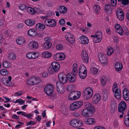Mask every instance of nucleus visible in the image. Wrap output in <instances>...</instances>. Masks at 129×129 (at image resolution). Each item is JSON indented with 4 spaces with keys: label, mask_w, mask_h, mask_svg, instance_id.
<instances>
[{
    "label": "nucleus",
    "mask_w": 129,
    "mask_h": 129,
    "mask_svg": "<svg viewBox=\"0 0 129 129\" xmlns=\"http://www.w3.org/2000/svg\"><path fill=\"white\" fill-rule=\"evenodd\" d=\"M66 78L67 80L70 82H73L75 80V78L74 77L72 76L70 74H68L66 75Z\"/></svg>",
    "instance_id": "27"
},
{
    "label": "nucleus",
    "mask_w": 129,
    "mask_h": 129,
    "mask_svg": "<svg viewBox=\"0 0 129 129\" xmlns=\"http://www.w3.org/2000/svg\"><path fill=\"white\" fill-rule=\"evenodd\" d=\"M116 32L121 35H122L123 30L122 28H119L116 31Z\"/></svg>",
    "instance_id": "53"
},
{
    "label": "nucleus",
    "mask_w": 129,
    "mask_h": 129,
    "mask_svg": "<svg viewBox=\"0 0 129 129\" xmlns=\"http://www.w3.org/2000/svg\"><path fill=\"white\" fill-rule=\"evenodd\" d=\"M52 67L55 70V71H58L60 68V66L59 64L56 62L53 61L52 62L51 64Z\"/></svg>",
    "instance_id": "19"
},
{
    "label": "nucleus",
    "mask_w": 129,
    "mask_h": 129,
    "mask_svg": "<svg viewBox=\"0 0 129 129\" xmlns=\"http://www.w3.org/2000/svg\"><path fill=\"white\" fill-rule=\"evenodd\" d=\"M101 98V97L100 94L96 93L93 96L92 99V102L94 104H97L100 100Z\"/></svg>",
    "instance_id": "14"
},
{
    "label": "nucleus",
    "mask_w": 129,
    "mask_h": 129,
    "mask_svg": "<svg viewBox=\"0 0 129 129\" xmlns=\"http://www.w3.org/2000/svg\"><path fill=\"white\" fill-rule=\"evenodd\" d=\"M124 119L129 120V110L127 112V114L124 116Z\"/></svg>",
    "instance_id": "64"
},
{
    "label": "nucleus",
    "mask_w": 129,
    "mask_h": 129,
    "mask_svg": "<svg viewBox=\"0 0 129 129\" xmlns=\"http://www.w3.org/2000/svg\"><path fill=\"white\" fill-rule=\"evenodd\" d=\"M75 95L74 94V93H73V92H71L70 94L68 96V98H69V99L70 100H76Z\"/></svg>",
    "instance_id": "42"
},
{
    "label": "nucleus",
    "mask_w": 129,
    "mask_h": 129,
    "mask_svg": "<svg viewBox=\"0 0 129 129\" xmlns=\"http://www.w3.org/2000/svg\"><path fill=\"white\" fill-rule=\"evenodd\" d=\"M15 103H19L20 104H22L24 103V102L22 100L20 99H17L15 102Z\"/></svg>",
    "instance_id": "56"
},
{
    "label": "nucleus",
    "mask_w": 129,
    "mask_h": 129,
    "mask_svg": "<svg viewBox=\"0 0 129 129\" xmlns=\"http://www.w3.org/2000/svg\"><path fill=\"white\" fill-rule=\"evenodd\" d=\"M41 81L40 78L38 77L33 76L29 78L27 81V83L29 85H35L38 84Z\"/></svg>",
    "instance_id": "3"
},
{
    "label": "nucleus",
    "mask_w": 129,
    "mask_h": 129,
    "mask_svg": "<svg viewBox=\"0 0 129 129\" xmlns=\"http://www.w3.org/2000/svg\"><path fill=\"white\" fill-rule=\"evenodd\" d=\"M116 15L118 19L120 20H122L124 19V13L121 10H119L116 12Z\"/></svg>",
    "instance_id": "16"
},
{
    "label": "nucleus",
    "mask_w": 129,
    "mask_h": 129,
    "mask_svg": "<svg viewBox=\"0 0 129 129\" xmlns=\"http://www.w3.org/2000/svg\"><path fill=\"white\" fill-rule=\"evenodd\" d=\"M70 124L71 126L74 127H79L83 125L82 122L77 119L71 120L70 121Z\"/></svg>",
    "instance_id": "7"
},
{
    "label": "nucleus",
    "mask_w": 129,
    "mask_h": 129,
    "mask_svg": "<svg viewBox=\"0 0 129 129\" xmlns=\"http://www.w3.org/2000/svg\"><path fill=\"white\" fill-rule=\"evenodd\" d=\"M43 57L45 58H48L51 57V54L49 52H45L43 53Z\"/></svg>",
    "instance_id": "39"
},
{
    "label": "nucleus",
    "mask_w": 129,
    "mask_h": 129,
    "mask_svg": "<svg viewBox=\"0 0 129 129\" xmlns=\"http://www.w3.org/2000/svg\"><path fill=\"white\" fill-rule=\"evenodd\" d=\"M81 57L83 61L85 63H87L88 61L89 57L87 53L84 50L81 52Z\"/></svg>",
    "instance_id": "13"
},
{
    "label": "nucleus",
    "mask_w": 129,
    "mask_h": 129,
    "mask_svg": "<svg viewBox=\"0 0 129 129\" xmlns=\"http://www.w3.org/2000/svg\"><path fill=\"white\" fill-rule=\"evenodd\" d=\"M25 23L27 25L31 26L34 24L35 22L34 21L31 20H27L25 21Z\"/></svg>",
    "instance_id": "36"
},
{
    "label": "nucleus",
    "mask_w": 129,
    "mask_h": 129,
    "mask_svg": "<svg viewBox=\"0 0 129 129\" xmlns=\"http://www.w3.org/2000/svg\"><path fill=\"white\" fill-rule=\"evenodd\" d=\"M44 90L47 95L49 96L51 95L54 90V86L51 84L48 85L45 87Z\"/></svg>",
    "instance_id": "6"
},
{
    "label": "nucleus",
    "mask_w": 129,
    "mask_h": 129,
    "mask_svg": "<svg viewBox=\"0 0 129 129\" xmlns=\"http://www.w3.org/2000/svg\"><path fill=\"white\" fill-rule=\"evenodd\" d=\"M67 11V9L64 6H60L59 9V11L62 14H64Z\"/></svg>",
    "instance_id": "34"
},
{
    "label": "nucleus",
    "mask_w": 129,
    "mask_h": 129,
    "mask_svg": "<svg viewBox=\"0 0 129 129\" xmlns=\"http://www.w3.org/2000/svg\"><path fill=\"white\" fill-rule=\"evenodd\" d=\"M123 95L124 99L126 101L129 100V91L126 88H125L123 90Z\"/></svg>",
    "instance_id": "18"
},
{
    "label": "nucleus",
    "mask_w": 129,
    "mask_h": 129,
    "mask_svg": "<svg viewBox=\"0 0 129 129\" xmlns=\"http://www.w3.org/2000/svg\"><path fill=\"white\" fill-rule=\"evenodd\" d=\"M112 7L111 5H106L105 8V10L108 13L111 14L112 12Z\"/></svg>",
    "instance_id": "28"
},
{
    "label": "nucleus",
    "mask_w": 129,
    "mask_h": 129,
    "mask_svg": "<svg viewBox=\"0 0 129 129\" xmlns=\"http://www.w3.org/2000/svg\"><path fill=\"white\" fill-rule=\"evenodd\" d=\"M48 71L49 73L51 75L52 74L55 72H57L53 68H52L51 67H50L48 69Z\"/></svg>",
    "instance_id": "47"
},
{
    "label": "nucleus",
    "mask_w": 129,
    "mask_h": 129,
    "mask_svg": "<svg viewBox=\"0 0 129 129\" xmlns=\"http://www.w3.org/2000/svg\"><path fill=\"white\" fill-rule=\"evenodd\" d=\"M17 43L18 45H22L24 44L25 42V40L22 37H19L16 40Z\"/></svg>",
    "instance_id": "25"
},
{
    "label": "nucleus",
    "mask_w": 129,
    "mask_h": 129,
    "mask_svg": "<svg viewBox=\"0 0 129 129\" xmlns=\"http://www.w3.org/2000/svg\"><path fill=\"white\" fill-rule=\"evenodd\" d=\"M99 58L100 61L103 64H105L107 63V58L105 55H102L101 54L99 55Z\"/></svg>",
    "instance_id": "20"
},
{
    "label": "nucleus",
    "mask_w": 129,
    "mask_h": 129,
    "mask_svg": "<svg viewBox=\"0 0 129 129\" xmlns=\"http://www.w3.org/2000/svg\"><path fill=\"white\" fill-rule=\"evenodd\" d=\"M98 72V69L95 68L91 67L90 69V73L91 74H96Z\"/></svg>",
    "instance_id": "40"
},
{
    "label": "nucleus",
    "mask_w": 129,
    "mask_h": 129,
    "mask_svg": "<svg viewBox=\"0 0 129 129\" xmlns=\"http://www.w3.org/2000/svg\"><path fill=\"white\" fill-rule=\"evenodd\" d=\"M56 49L58 50H61L63 48L62 45L60 44L57 45L56 47Z\"/></svg>",
    "instance_id": "54"
},
{
    "label": "nucleus",
    "mask_w": 129,
    "mask_h": 129,
    "mask_svg": "<svg viewBox=\"0 0 129 129\" xmlns=\"http://www.w3.org/2000/svg\"><path fill=\"white\" fill-rule=\"evenodd\" d=\"M91 37H93V41L95 43L100 42L102 40V38H100L99 37H98L94 35H92Z\"/></svg>",
    "instance_id": "30"
},
{
    "label": "nucleus",
    "mask_w": 129,
    "mask_h": 129,
    "mask_svg": "<svg viewBox=\"0 0 129 129\" xmlns=\"http://www.w3.org/2000/svg\"><path fill=\"white\" fill-rule=\"evenodd\" d=\"M8 58L10 60H13L16 58V55L14 53H10L9 55Z\"/></svg>",
    "instance_id": "44"
},
{
    "label": "nucleus",
    "mask_w": 129,
    "mask_h": 129,
    "mask_svg": "<svg viewBox=\"0 0 129 129\" xmlns=\"http://www.w3.org/2000/svg\"><path fill=\"white\" fill-rule=\"evenodd\" d=\"M77 65L76 64H74L73 65V68L71 73L73 75H76L78 73L77 69Z\"/></svg>",
    "instance_id": "31"
},
{
    "label": "nucleus",
    "mask_w": 129,
    "mask_h": 129,
    "mask_svg": "<svg viewBox=\"0 0 129 129\" xmlns=\"http://www.w3.org/2000/svg\"><path fill=\"white\" fill-rule=\"evenodd\" d=\"M115 93V96L117 99H119L120 98V92L119 89L116 92H114Z\"/></svg>",
    "instance_id": "46"
},
{
    "label": "nucleus",
    "mask_w": 129,
    "mask_h": 129,
    "mask_svg": "<svg viewBox=\"0 0 129 129\" xmlns=\"http://www.w3.org/2000/svg\"><path fill=\"white\" fill-rule=\"evenodd\" d=\"M17 114L18 115L21 114L25 117H26L28 118H30L32 116V114H27L26 113L23 111H19L17 112Z\"/></svg>",
    "instance_id": "24"
},
{
    "label": "nucleus",
    "mask_w": 129,
    "mask_h": 129,
    "mask_svg": "<svg viewBox=\"0 0 129 129\" xmlns=\"http://www.w3.org/2000/svg\"><path fill=\"white\" fill-rule=\"evenodd\" d=\"M115 28L116 31L117 30H118L119 28H121L120 25L118 24H117L115 26Z\"/></svg>",
    "instance_id": "60"
},
{
    "label": "nucleus",
    "mask_w": 129,
    "mask_h": 129,
    "mask_svg": "<svg viewBox=\"0 0 129 129\" xmlns=\"http://www.w3.org/2000/svg\"><path fill=\"white\" fill-rule=\"evenodd\" d=\"M8 78H4L1 79V81L5 85L7 86H9L10 85L11 83L8 82Z\"/></svg>",
    "instance_id": "32"
},
{
    "label": "nucleus",
    "mask_w": 129,
    "mask_h": 129,
    "mask_svg": "<svg viewBox=\"0 0 129 129\" xmlns=\"http://www.w3.org/2000/svg\"><path fill=\"white\" fill-rule=\"evenodd\" d=\"M58 78L60 83L64 84L67 82L66 75L64 73H60L58 75Z\"/></svg>",
    "instance_id": "11"
},
{
    "label": "nucleus",
    "mask_w": 129,
    "mask_h": 129,
    "mask_svg": "<svg viewBox=\"0 0 129 129\" xmlns=\"http://www.w3.org/2000/svg\"><path fill=\"white\" fill-rule=\"evenodd\" d=\"M44 23L48 26L52 27H54L56 24L55 21L54 20L51 19L46 20L44 22Z\"/></svg>",
    "instance_id": "10"
},
{
    "label": "nucleus",
    "mask_w": 129,
    "mask_h": 129,
    "mask_svg": "<svg viewBox=\"0 0 129 129\" xmlns=\"http://www.w3.org/2000/svg\"><path fill=\"white\" fill-rule=\"evenodd\" d=\"M54 59L56 60L59 61V54H56L54 57Z\"/></svg>",
    "instance_id": "57"
},
{
    "label": "nucleus",
    "mask_w": 129,
    "mask_h": 129,
    "mask_svg": "<svg viewBox=\"0 0 129 129\" xmlns=\"http://www.w3.org/2000/svg\"><path fill=\"white\" fill-rule=\"evenodd\" d=\"M83 94L84 99L88 100L92 96L93 94V90L90 87H87L83 91Z\"/></svg>",
    "instance_id": "2"
},
{
    "label": "nucleus",
    "mask_w": 129,
    "mask_h": 129,
    "mask_svg": "<svg viewBox=\"0 0 129 129\" xmlns=\"http://www.w3.org/2000/svg\"><path fill=\"white\" fill-rule=\"evenodd\" d=\"M101 85L102 86H104L106 83L107 80L105 78H100Z\"/></svg>",
    "instance_id": "43"
},
{
    "label": "nucleus",
    "mask_w": 129,
    "mask_h": 129,
    "mask_svg": "<svg viewBox=\"0 0 129 129\" xmlns=\"http://www.w3.org/2000/svg\"><path fill=\"white\" fill-rule=\"evenodd\" d=\"M129 3L128 0H122L121 3L123 5H126L128 4Z\"/></svg>",
    "instance_id": "51"
},
{
    "label": "nucleus",
    "mask_w": 129,
    "mask_h": 129,
    "mask_svg": "<svg viewBox=\"0 0 129 129\" xmlns=\"http://www.w3.org/2000/svg\"><path fill=\"white\" fill-rule=\"evenodd\" d=\"M27 33L28 35L31 37H34L37 34V31L35 29H34L29 30Z\"/></svg>",
    "instance_id": "29"
},
{
    "label": "nucleus",
    "mask_w": 129,
    "mask_h": 129,
    "mask_svg": "<svg viewBox=\"0 0 129 129\" xmlns=\"http://www.w3.org/2000/svg\"><path fill=\"white\" fill-rule=\"evenodd\" d=\"M124 122L126 126H129V120L124 119Z\"/></svg>",
    "instance_id": "59"
},
{
    "label": "nucleus",
    "mask_w": 129,
    "mask_h": 129,
    "mask_svg": "<svg viewBox=\"0 0 129 129\" xmlns=\"http://www.w3.org/2000/svg\"><path fill=\"white\" fill-rule=\"evenodd\" d=\"M22 94V92L21 91H19L16 92L15 93L14 96H20Z\"/></svg>",
    "instance_id": "58"
},
{
    "label": "nucleus",
    "mask_w": 129,
    "mask_h": 129,
    "mask_svg": "<svg viewBox=\"0 0 129 129\" xmlns=\"http://www.w3.org/2000/svg\"><path fill=\"white\" fill-rule=\"evenodd\" d=\"M85 122L87 124H93L95 123L94 119L92 118H89L87 119Z\"/></svg>",
    "instance_id": "33"
},
{
    "label": "nucleus",
    "mask_w": 129,
    "mask_h": 129,
    "mask_svg": "<svg viewBox=\"0 0 129 129\" xmlns=\"http://www.w3.org/2000/svg\"><path fill=\"white\" fill-rule=\"evenodd\" d=\"M94 10L98 14L100 11V6L98 5H95L93 7Z\"/></svg>",
    "instance_id": "37"
},
{
    "label": "nucleus",
    "mask_w": 129,
    "mask_h": 129,
    "mask_svg": "<svg viewBox=\"0 0 129 129\" xmlns=\"http://www.w3.org/2000/svg\"><path fill=\"white\" fill-rule=\"evenodd\" d=\"M59 54V58H60L59 61L63 60L65 58V55L64 54L62 53Z\"/></svg>",
    "instance_id": "48"
},
{
    "label": "nucleus",
    "mask_w": 129,
    "mask_h": 129,
    "mask_svg": "<svg viewBox=\"0 0 129 129\" xmlns=\"http://www.w3.org/2000/svg\"><path fill=\"white\" fill-rule=\"evenodd\" d=\"M45 28V25L41 23H37L36 25V28L37 30H42L44 29Z\"/></svg>",
    "instance_id": "22"
},
{
    "label": "nucleus",
    "mask_w": 129,
    "mask_h": 129,
    "mask_svg": "<svg viewBox=\"0 0 129 129\" xmlns=\"http://www.w3.org/2000/svg\"><path fill=\"white\" fill-rule=\"evenodd\" d=\"M87 71L85 67L82 65L79 67V75L80 78L83 79L86 77Z\"/></svg>",
    "instance_id": "4"
},
{
    "label": "nucleus",
    "mask_w": 129,
    "mask_h": 129,
    "mask_svg": "<svg viewBox=\"0 0 129 129\" xmlns=\"http://www.w3.org/2000/svg\"><path fill=\"white\" fill-rule=\"evenodd\" d=\"M82 43L83 44H87L89 42V40L88 38L84 35H82L80 37Z\"/></svg>",
    "instance_id": "21"
},
{
    "label": "nucleus",
    "mask_w": 129,
    "mask_h": 129,
    "mask_svg": "<svg viewBox=\"0 0 129 129\" xmlns=\"http://www.w3.org/2000/svg\"><path fill=\"white\" fill-rule=\"evenodd\" d=\"M113 126L115 127H117L118 125V121L117 120H115L113 123Z\"/></svg>",
    "instance_id": "62"
},
{
    "label": "nucleus",
    "mask_w": 129,
    "mask_h": 129,
    "mask_svg": "<svg viewBox=\"0 0 129 129\" xmlns=\"http://www.w3.org/2000/svg\"><path fill=\"white\" fill-rule=\"evenodd\" d=\"M66 40L70 43L73 44L75 42V40L73 36L70 33H67L65 36Z\"/></svg>",
    "instance_id": "12"
},
{
    "label": "nucleus",
    "mask_w": 129,
    "mask_h": 129,
    "mask_svg": "<svg viewBox=\"0 0 129 129\" xmlns=\"http://www.w3.org/2000/svg\"><path fill=\"white\" fill-rule=\"evenodd\" d=\"M57 91L60 93H62L64 92V86L61 83L57 82L56 84Z\"/></svg>",
    "instance_id": "17"
},
{
    "label": "nucleus",
    "mask_w": 129,
    "mask_h": 129,
    "mask_svg": "<svg viewBox=\"0 0 129 129\" xmlns=\"http://www.w3.org/2000/svg\"><path fill=\"white\" fill-rule=\"evenodd\" d=\"M26 10L29 13L32 15H34L36 13H40V9L36 7L33 8L29 7H27Z\"/></svg>",
    "instance_id": "9"
},
{
    "label": "nucleus",
    "mask_w": 129,
    "mask_h": 129,
    "mask_svg": "<svg viewBox=\"0 0 129 129\" xmlns=\"http://www.w3.org/2000/svg\"><path fill=\"white\" fill-rule=\"evenodd\" d=\"M73 92L75 95L74 97L76 100L78 99L80 97L81 95V93L80 92L78 91H75Z\"/></svg>",
    "instance_id": "35"
},
{
    "label": "nucleus",
    "mask_w": 129,
    "mask_h": 129,
    "mask_svg": "<svg viewBox=\"0 0 129 129\" xmlns=\"http://www.w3.org/2000/svg\"><path fill=\"white\" fill-rule=\"evenodd\" d=\"M35 124V122L33 121H30L29 122H27V125H29L30 124H32L33 125H34Z\"/></svg>",
    "instance_id": "63"
},
{
    "label": "nucleus",
    "mask_w": 129,
    "mask_h": 129,
    "mask_svg": "<svg viewBox=\"0 0 129 129\" xmlns=\"http://www.w3.org/2000/svg\"><path fill=\"white\" fill-rule=\"evenodd\" d=\"M59 22L60 25L64 24L65 23V20L64 19H62L59 21Z\"/></svg>",
    "instance_id": "61"
},
{
    "label": "nucleus",
    "mask_w": 129,
    "mask_h": 129,
    "mask_svg": "<svg viewBox=\"0 0 129 129\" xmlns=\"http://www.w3.org/2000/svg\"><path fill=\"white\" fill-rule=\"evenodd\" d=\"M111 4L113 6H115L116 4L117 0H111Z\"/></svg>",
    "instance_id": "55"
},
{
    "label": "nucleus",
    "mask_w": 129,
    "mask_h": 129,
    "mask_svg": "<svg viewBox=\"0 0 129 129\" xmlns=\"http://www.w3.org/2000/svg\"><path fill=\"white\" fill-rule=\"evenodd\" d=\"M2 76H5L8 74L7 70L5 69L2 70L0 72Z\"/></svg>",
    "instance_id": "45"
},
{
    "label": "nucleus",
    "mask_w": 129,
    "mask_h": 129,
    "mask_svg": "<svg viewBox=\"0 0 129 129\" xmlns=\"http://www.w3.org/2000/svg\"><path fill=\"white\" fill-rule=\"evenodd\" d=\"M126 108L127 106L126 103L122 101L118 105V111L119 112H121L122 114H124Z\"/></svg>",
    "instance_id": "8"
},
{
    "label": "nucleus",
    "mask_w": 129,
    "mask_h": 129,
    "mask_svg": "<svg viewBox=\"0 0 129 129\" xmlns=\"http://www.w3.org/2000/svg\"><path fill=\"white\" fill-rule=\"evenodd\" d=\"M52 43L50 42H46L44 43L42 45L43 48L45 50H46L50 48L51 47Z\"/></svg>",
    "instance_id": "23"
},
{
    "label": "nucleus",
    "mask_w": 129,
    "mask_h": 129,
    "mask_svg": "<svg viewBox=\"0 0 129 129\" xmlns=\"http://www.w3.org/2000/svg\"><path fill=\"white\" fill-rule=\"evenodd\" d=\"M3 66L4 68H6L10 67L11 64L9 62L5 61L3 62Z\"/></svg>",
    "instance_id": "41"
},
{
    "label": "nucleus",
    "mask_w": 129,
    "mask_h": 129,
    "mask_svg": "<svg viewBox=\"0 0 129 129\" xmlns=\"http://www.w3.org/2000/svg\"><path fill=\"white\" fill-rule=\"evenodd\" d=\"M94 35L97 36L98 37H99L100 38H102V34L101 31L100 30L97 31Z\"/></svg>",
    "instance_id": "49"
},
{
    "label": "nucleus",
    "mask_w": 129,
    "mask_h": 129,
    "mask_svg": "<svg viewBox=\"0 0 129 129\" xmlns=\"http://www.w3.org/2000/svg\"><path fill=\"white\" fill-rule=\"evenodd\" d=\"M113 52V50L111 47L108 48L107 52V55L109 56L111 55Z\"/></svg>",
    "instance_id": "38"
},
{
    "label": "nucleus",
    "mask_w": 129,
    "mask_h": 129,
    "mask_svg": "<svg viewBox=\"0 0 129 129\" xmlns=\"http://www.w3.org/2000/svg\"><path fill=\"white\" fill-rule=\"evenodd\" d=\"M95 112L94 107L90 103L87 102L85 103V109L82 111V114L83 116L87 117L90 116Z\"/></svg>",
    "instance_id": "1"
},
{
    "label": "nucleus",
    "mask_w": 129,
    "mask_h": 129,
    "mask_svg": "<svg viewBox=\"0 0 129 129\" xmlns=\"http://www.w3.org/2000/svg\"><path fill=\"white\" fill-rule=\"evenodd\" d=\"M122 64L120 62H117L115 64V68L117 71H121L122 68Z\"/></svg>",
    "instance_id": "26"
},
{
    "label": "nucleus",
    "mask_w": 129,
    "mask_h": 129,
    "mask_svg": "<svg viewBox=\"0 0 129 129\" xmlns=\"http://www.w3.org/2000/svg\"><path fill=\"white\" fill-rule=\"evenodd\" d=\"M31 59H35L38 57V55L36 53L31 52Z\"/></svg>",
    "instance_id": "50"
},
{
    "label": "nucleus",
    "mask_w": 129,
    "mask_h": 129,
    "mask_svg": "<svg viewBox=\"0 0 129 129\" xmlns=\"http://www.w3.org/2000/svg\"><path fill=\"white\" fill-rule=\"evenodd\" d=\"M27 7L25 6V5L23 4L21 5L19 7L20 9L22 10H24L26 9Z\"/></svg>",
    "instance_id": "52"
},
{
    "label": "nucleus",
    "mask_w": 129,
    "mask_h": 129,
    "mask_svg": "<svg viewBox=\"0 0 129 129\" xmlns=\"http://www.w3.org/2000/svg\"><path fill=\"white\" fill-rule=\"evenodd\" d=\"M28 46L30 49L35 50L38 47V44L37 42L33 41L30 42Z\"/></svg>",
    "instance_id": "15"
},
{
    "label": "nucleus",
    "mask_w": 129,
    "mask_h": 129,
    "mask_svg": "<svg viewBox=\"0 0 129 129\" xmlns=\"http://www.w3.org/2000/svg\"><path fill=\"white\" fill-rule=\"evenodd\" d=\"M83 104V103L81 101H76L73 103L70 106V109L72 111L78 109L81 107Z\"/></svg>",
    "instance_id": "5"
}]
</instances>
